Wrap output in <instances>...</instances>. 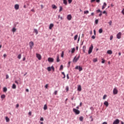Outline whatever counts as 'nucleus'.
I'll list each match as a JSON object with an SVG mask.
<instances>
[{
  "label": "nucleus",
  "instance_id": "1",
  "mask_svg": "<svg viewBox=\"0 0 124 124\" xmlns=\"http://www.w3.org/2000/svg\"><path fill=\"white\" fill-rule=\"evenodd\" d=\"M93 45H91V46L89 47V49L88 51V54L89 55H90V54L93 52Z\"/></svg>",
  "mask_w": 124,
  "mask_h": 124
},
{
  "label": "nucleus",
  "instance_id": "2",
  "mask_svg": "<svg viewBox=\"0 0 124 124\" xmlns=\"http://www.w3.org/2000/svg\"><path fill=\"white\" fill-rule=\"evenodd\" d=\"M73 112H74L77 115H79L80 114V111L76 108H73Z\"/></svg>",
  "mask_w": 124,
  "mask_h": 124
},
{
  "label": "nucleus",
  "instance_id": "3",
  "mask_svg": "<svg viewBox=\"0 0 124 124\" xmlns=\"http://www.w3.org/2000/svg\"><path fill=\"white\" fill-rule=\"evenodd\" d=\"M122 37V32H119L117 34V38L118 39H121V38Z\"/></svg>",
  "mask_w": 124,
  "mask_h": 124
},
{
  "label": "nucleus",
  "instance_id": "4",
  "mask_svg": "<svg viewBox=\"0 0 124 124\" xmlns=\"http://www.w3.org/2000/svg\"><path fill=\"white\" fill-rule=\"evenodd\" d=\"M29 45L30 49H32V47H33V45H34V44L33 43V42L31 41L29 43Z\"/></svg>",
  "mask_w": 124,
  "mask_h": 124
},
{
  "label": "nucleus",
  "instance_id": "5",
  "mask_svg": "<svg viewBox=\"0 0 124 124\" xmlns=\"http://www.w3.org/2000/svg\"><path fill=\"white\" fill-rule=\"evenodd\" d=\"M120 124V120L116 119L113 123V124Z\"/></svg>",
  "mask_w": 124,
  "mask_h": 124
},
{
  "label": "nucleus",
  "instance_id": "6",
  "mask_svg": "<svg viewBox=\"0 0 124 124\" xmlns=\"http://www.w3.org/2000/svg\"><path fill=\"white\" fill-rule=\"evenodd\" d=\"M67 20H68L69 21H70L72 19V16H71V15H68L67 16Z\"/></svg>",
  "mask_w": 124,
  "mask_h": 124
},
{
  "label": "nucleus",
  "instance_id": "7",
  "mask_svg": "<svg viewBox=\"0 0 124 124\" xmlns=\"http://www.w3.org/2000/svg\"><path fill=\"white\" fill-rule=\"evenodd\" d=\"M47 61L49 62H54V59L52 58H48Z\"/></svg>",
  "mask_w": 124,
  "mask_h": 124
},
{
  "label": "nucleus",
  "instance_id": "8",
  "mask_svg": "<svg viewBox=\"0 0 124 124\" xmlns=\"http://www.w3.org/2000/svg\"><path fill=\"white\" fill-rule=\"evenodd\" d=\"M113 93L114 94H117L118 93V90L117 89V88H114L113 89Z\"/></svg>",
  "mask_w": 124,
  "mask_h": 124
},
{
  "label": "nucleus",
  "instance_id": "9",
  "mask_svg": "<svg viewBox=\"0 0 124 124\" xmlns=\"http://www.w3.org/2000/svg\"><path fill=\"white\" fill-rule=\"evenodd\" d=\"M36 57L37 59H38L39 60H41V55L38 53L36 54Z\"/></svg>",
  "mask_w": 124,
  "mask_h": 124
},
{
  "label": "nucleus",
  "instance_id": "10",
  "mask_svg": "<svg viewBox=\"0 0 124 124\" xmlns=\"http://www.w3.org/2000/svg\"><path fill=\"white\" fill-rule=\"evenodd\" d=\"M107 6V4H106V2H104L102 8V10H103Z\"/></svg>",
  "mask_w": 124,
  "mask_h": 124
},
{
  "label": "nucleus",
  "instance_id": "11",
  "mask_svg": "<svg viewBox=\"0 0 124 124\" xmlns=\"http://www.w3.org/2000/svg\"><path fill=\"white\" fill-rule=\"evenodd\" d=\"M19 4H16L15 5V9H16V10H18V9H19Z\"/></svg>",
  "mask_w": 124,
  "mask_h": 124
},
{
  "label": "nucleus",
  "instance_id": "12",
  "mask_svg": "<svg viewBox=\"0 0 124 124\" xmlns=\"http://www.w3.org/2000/svg\"><path fill=\"white\" fill-rule=\"evenodd\" d=\"M104 105H105L106 106V107H108V106H109V103H108V101H105L104 103Z\"/></svg>",
  "mask_w": 124,
  "mask_h": 124
},
{
  "label": "nucleus",
  "instance_id": "13",
  "mask_svg": "<svg viewBox=\"0 0 124 124\" xmlns=\"http://www.w3.org/2000/svg\"><path fill=\"white\" fill-rule=\"evenodd\" d=\"M78 91L79 92H81V91H82V88L81 87V85L78 86Z\"/></svg>",
  "mask_w": 124,
  "mask_h": 124
},
{
  "label": "nucleus",
  "instance_id": "14",
  "mask_svg": "<svg viewBox=\"0 0 124 124\" xmlns=\"http://www.w3.org/2000/svg\"><path fill=\"white\" fill-rule=\"evenodd\" d=\"M53 27H54V24L53 23L50 24L49 27V30H52V28H53Z\"/></svg>",
  "mask_w": 124,
  "mask_h": 124
},
{
  "label": "nucleus",
  "instance_id": "15",
  "mask_svg": "<svg viewBox=\"0 0 124 124\" xmlns=\"http://www.w3.org/2000/svg\"><path fill=\"white\" fill-rule=\"evenodd\" d=\"M107 53L109 54V55H112V54L113 53V52H112V50H108L107 51Z\"/></svg>",
  "mask_w": 124,
  "mask_h": 124
},
{
  "label": "nucleus",
  "instance_id": "16",
  "mask_svg": "<svg viewBox=\"0 0 124 124\" xmlns=\"http://www.w3.org/2000/svg\"><path fill=\"white\" fill-rule=\"evenodd\" d=\"M78 60H79V58H76V57H75L74 59V62H77Z\"/></svg>",
  "mask_w": 124,
  "mask_h": 124
},
{
  "label": "nucleus",
  "instance_id": "17",
  "mask_svg": "<svg viewBox=\"0 0 124 124\" xmlns=\"http://www.w3.org/2000/svg\"><path fill=\"white\" fill-rule=\"evenodd\" d=\"M3 92L4 93H6L7 92V88L6 87H4L3 88Z\"/></svg>",
  "mask_w": 124,
  "mask_h": 124
},
{
  "label": "nucleus",
  "instance_id": "18",
  "mask_svg": "<svg viewBox=\"0 0 124 124\" xmlns=\"http://www.w3.org/2000/svg\"><path fill=\"white\" fill-rule=\"evenodd\" d=\"M60 56L59 55H57V62H60Z\"/></svg>",
  "mask_w": 124,
  "mask_h": 124
},
{
  "label": "nucleus",
  "instance_id": "19",
  "mask_svg": "<svg viewBox=\"0 0 124 124\" xmlns=\"http://www.w3.org/2000/svg\"><path fill=\"white\" fill-rule=\"evenodd\" d=\"M86 46H83V52L84 53H86Z\"/></svg>",
  "mask_w": 124,
  "mask_h": 124
},
{
  "label": "nucleus",
  "instance_id": "20",
  "mask_svg": "<svg viewBox=\"0 0 124 124\" xmlns=\"http://www.w3.org/2000/svg\"><path fill=\"white\" fill-rule=\"evenodd\" d=\"M63 2L64 4L65 5H67V0H63Z\"/></svg>",
  "mask_w": 124,
  "mask_h": 124
},
{
  "label": "nucleus",
  "instance_id": "21",
  "mask_svg": "<svg viewBox=\"0 0 124 124\" xmlns=\"http://www.w3.org/2000/svg\"><path fill=\"white\" fill-rule=\"evenodd\" d=\"M52 8L53 9H57V6H56V5H54V4L52 5Z\"/></svg>",
  "mask_w": 124,
  "mask_h": 124
},
{
  "label": "nucleus",
  "instance_id": "22",
  "mask_svg": "<svg viewBox=\"0 0 124 124\" xmlns=\"http://www.w3.org/2000/svg\"><path fill=\"white\" fill-rule=\"evenodd\" d=\"M5 120H6V121L7 122V123H8V122H9V121H10V119H9V118L7 117H5Z\"/></svg>",
  "mask_w": 124,
  "mask_h": 124
},
{
  "label": "nucleus",
  "instance_id": "23",
  "mask_svg": "<svg viewBox=\"0 0 124 124\" xmlns=\"http://www.w3.org/2000/svg\"><path fill=\"white\" fill-rule=\"evenodd\" d=\"M47 105H45L44 107V110H47Z\"/></svg>",
  "mask_w": 124,
  "mask_h": 124
},
{
  "label": "nucleus",
  "instance_id": "24",
  "mask_svg": "<svg viewBox=\"0 0 124 124\" xmlns=\"http://www.w3.org/2000/svg\"><path fill=\"white\" fill-rule=\"evenodd\" d=\"M83 120H84V117H83V116H81L79 117V120L81 122H83Z\"/></svg>",
  "mask_w": 124,
  "mask_h": 124
},
{
  "label": "nucleus",
  "instance_id": "25",
  "mask_svg": "<svg viewBox=\"0 0 124 124\" xmlns=\"http://www.w3.org/2000/svg\"><path fill=\"white\" fill-rule=\"evenodd\" d=\"M62 10H63L62 7V6H60L59 12H61V11H62Z\"/></svg>",
  "mask_w": 124,
  "mask_h": 124
},
{
  "label": "nucleus",
  "instance_id": "26",
  "mask_svg": "<svg viewBox=\"0 0 124 124\" xmlns=\"http://www.w3.org/2000/svg\"><path fill=\"white\" fill-rule=\"evenodd\" d=\"M34 31L36 33V34H38V31H37V29H34Z\"/></svg>",
  "mask_w": 124,
  "mask_h": 124
},
{
  "label": "nucleus",
  "instance_id": "27",
  "mask_svg": "<svg viewBox=\"0 0 124 124\" xmlns=\"http://www.w3.org/2000/svg\"><path fill=\"white\" fill-rule=\"evenodd\" d=\"M77 38H78V35H76L74 37V40H77Z\"/></svg>",
  "mask_w": 124,
  "mask_h": 124
},
{
  "label": "nucleus",
  "instance_id": "28",
  "mask_svg": "<svg viewBox=\"0 0 124 124\" xmlns=\"http://www.w3.org/2000/svg\"><path fill=\"white\" fill-rule=\"evenodd\" d=\"M74 52H75V48H73L72 49V51H71L72 54H73V53H74Z\"/></svg>",
  "mask_w": 124,
  "mask_h": 124
},
{
  "label": "nucleus",
  "instance_id": "29",
  "mask_svg": "<svg viewBox=\"0 0 124 124\" xmlns=\"http://www.w3.org/2000/svg\"><path fill=\"white\" fill-rule=\"evenodd\" d=\"M78 70H79V71H82V70H83V68H82V67L79 66L78 68Z\"/></svg>",
  "mask_w": 124,
  "mask_h": 124
},
{
  "label": "nucleus",
  "instance_id": "30",
  "mask_svg": "<svg viewBox=\"0 0 124 124\" xmlns=\"http://www.w3.org/2000/svg\"><path fill=\"white\" fill-rule=\"evenodd\" d=\"M12 89H16V85L15 84H13Z\"/></svg>",
  "mask_w": 124,
  "mask_h": 124
},
{
  "label": "nucleus",
  "instance_id": "31",
  "mask_svg": "<svg viewBox=\"0 0 124 124\" xmlns=\"http://www.w3.org/2000/svg\"><path fill=\"white\" fill-rule=\"evenodd\" d=\"M103 31V30H102V29H99V33H102Z\"/></svg>",
  "mask_w": 124,
  "mask_h": 124
},
{
  "label": "nucleus",
  "instance_id": "32",
  "mask_svg": "<svg viewBox=\"0 0 124 124\" xmlns=\"http://www.w3.org/2000/svg\"><path fill=\"white\" fill-rule=\"evenodd\" d=\"M62 69H63V66L61 65L60 68V70H62Z\"/></svg>",
  "mask_w": 124,
  "mask_h": 124
},
{
  "label": "nucleus",
  "instance_id": "33",
  "mask_svg": "<svg viewBox=\"0 0 124 124\" xmlns=\"http://www.w3.org/2000/svg\"><path fill=\"white\" fill-rule=\"evenodd\" d=\"M21 57H22V55L21 54H19L17 56V58L18 59H19V60H20Z\"/></svg>",
  "mask_w": 124,
  "mask_h": 124
},
{
  "label": "nucleus",
  "instance_id": "34",
  "mask_svg": "<svg viewBox=\"0 0 124 124\" xmlns=\"http://www.w3.org/2000/svg\"><path fill=\"white\" fill-rule=\"evenodd\" d=\"M84 14H89V11H84Z\"/></svg>",
  "mask_w": 124,
  "mask_h": 124
},
{
  "label": "nucleus",
  "instance_id": "35",
  "mask_svg": "<svg viewBox=\"0 0 124 124\" xmlns=\"http://www.w3.org/2000/svg\"><path fill=\"white\" fill-rule=\"evenodd\" d=\"M13 32H15L16 31V29L15 28H13L12 29Z\"/></svg>",
  "mask_w": 124,
  "mask_h": 124
},
{
  "label": "nucleus",
  "instance_id": "36",
  "mask_svg": "<svg viewBox=\"0 0 124 124\" xmlns=\"http://www.w3.org/2000/svg\"><path fill=\"white\" fill-rule=\"evenodd\" d=\"M1 98H5V94L1 95Z\"/></svg>",
  "mask_w": 124,
  "mask_h": 124
},
{
  "label": "nucleus",
  "instance_id": "37",
  "mask_svg": "<svg viewBox=\"0 0 124 124\" xmlns=\"http://www.w3.org/2000/svg\"><path fill=\"white\" fill-rule=\"evenodd\" d=\"M107 97V95H104L103 97V99H106V98Z\"/></svg>",
  "mask_w": 124,
  "mask_h": 124
},
{
  "label": "nucleus",
  "instance_id": "38",
  "mask_svg": "<svg viewBox=\"0 0 124 124\" xmlns=\"http://www.w3.org/2000/svg\"><path fill=\"white\" fill-rule=\"evenodd\" d=\"M93 62H97V59H96V58L94 59L93 60Z\"/></svg>",
  "mask_w": 124,
  "mask_h": 124
},
{
  "label": "nucleus",
  "instance_id": "39",
  "mask_svg": "<svg viewBox=\"0 0 124 124\" xmlns=\"http://www.w3.org/2000/svg\"><path fill=\"white\" fill-rule=\"evenodd\" d=\"M66 92H68V91H69V88L68 87V86L66 87Z\"/></svg>",
  "mask_w": 124,
  "mask_h": 124
},
{
  "label": "nucleus",
  "instance_id": "40",
  "mask_svg": "<svg viewBox=\"0 0 124 124\" xmlns=\"http://www.w3.org/2000/svg\"><path fill=\"white\" fill-rule=\"evenodd\" d=\"M54 94H55V95H57L58 94V91H55L54 93Z\"/></svg>",
  "mask_w": 124,
  "mask_h": 124
},
{
  "label": "nucleus",
  "instance_id": "41",
  "mask_svg": "<svg viewBox=\"0 0 124 124\" xmlns=\"http://www.w3.org/2000/svg\"><path fill=\"white\" fill-rule=\"evenodd\" d=\"M51 67H47V70L48 71H51Z\"/></svg>",
  "mask_w": 124,
  "mask_h": 124
},
{
  "label": "nucleus",
  "instance_id": "42",
  "mask_svg": "<svg viewBox=\"0 0 124 124\" xmlns=\"http://www.w3.org/2000/svg\"><path fill=\"white\" fill-rule=\"evenodd\" d=\"M102 63H105V60H104V59H102Z\"/></svg>",
  "mask_w": 124,
  "mask_h": 124
},
{
  "label": "nucleus",
  "instance_id": "43",
  "mask_svg": "<svg viewBox=\"0 0 124 124\" xmlns=\"http://www.w3.org/2000/svg\"><path fill=\"white\" fill-rule=\"evenodd\" d=\"M108 24H109V26H111L112 25V21L110 20L108 22Z\"/></svg>",
  "mask_w": 124,
  "mask_h": 124
},
{
  "label": "nucleus",
  "instance_id": "44",
  "mask_svg": "<svg viewBox=\"0 0 124 124\" xmlns=\"http://www.w3.org/2000/svg\"><path fill=\"white\" fill-rule=\"evenodd\" d=\"M95 24H98V19H96V20H95Z\"/></svg>",
  "mask_w": 124,
  "mask_h": 124
},
{
  "label": "nucleus",
  "instance_id": "45",
  "mask_svg": "<svg viewBox=\"0 0 124 124\" xmlns=\"http://www.w3.org/2000/svg\"><path fill=\"white\" fill-rule=\"evenodd\" d=\"M102 12V11H100L99 9L96 10V13H99V12H100H100Z\"/></svg>",
  "mask_w": 124,
  "mask_h": 124
},
{
  "label": "nucleus",
  "instance_id": "46",
  "mask_svg": "<svg viewBox=\"0 0 124 124\" xmlns=\"http://www.w3.org/2000/svg\"><path fill=\"white\" fill-rule=\"evenodd\" d=\"M99 16V17H101V16H102V12L100 13Z\"/></svg>",
  "mask_w": 124,
  "mask_h": 124
},
{
  "label": "nucleus",
  "instance_id": "47",
  "mask_svg": "<svg viewBox=\"0 0 124 124\" xmlns=\"http://www.w3.org/2000/svg\"><path fill=\"white\" fill-rule=\"evenodd\" d=\"M51 69H52V70L54 71L55 70V68H54V66H52L51 67Z\"/></svg>",
  "mask_w": 124,
  "mask_h": 124
},
{
  "label": "nucleus",
  "instance_id": "48",
  "mask_svg": "<svg viewBox=\"0 0 124 124\" xmlns=\"http://www.w3.org/2000/svg\"><path fill=\"white\" fill-rule=\"evenodd\" d=\"M62 58H63V51H62V54H61Z\"/></svg>",
  "mask_w": 124,
  "mask_h": 124
},
{
  "label": "nucleus",
  "instance_id": "49",
  "mask_svg": "<svg viewBox=\"0 0 124 124\" xmlns=\"http://www.w3.org/2000/svg\"><path fill=\"white\" fill-rule=\"evenodd\" d=\"M69 3H71L72 2V0H68Z\"/></svg>",
  "mask_w": 124,
  "mask_h": 124
},
{
  "label": "nucleus",
  "instance_id": "50",
  "mask_svg": "<svg viewBox=\"0 0 124 124\" xmlns=\"http://www.w3.org/2000/svg\"><path fill=\"white\" fill-rule=\"evenodd\" d=\"M79 66H77L75 67V69H79Z\"/></svg>",
  "mask_w": 124,
  "mask_h": 124
},
{
  "label": "nucleus",
  "instance_id": "51",
  "mask_svg": "<svg viewBox=\"0 0 124 124\" xmlns=\"http://www.w3.org/2000/svg\"><path fill=\"white\" fill-rule=\"evenodd\" d=\"M8 78H9V76H8V75H6V79H8Z\"/></svg>",
  "mask_w": 124,
  "mask_h": 124
},
{
  "label": "nucleus",
  "instance_id": "52",
  "mask_svg": "<svg viewBox=\"0 0 124 124\" xmlns=\"http://www.w3.org/2000/svg\"><path fill=\"white\" fill-rule=\"evenodd\" d=\"M45 88H46V89H48V84H46L45 86Z\"/></svg>",
  "mask_w": 124,
  "mask_h": 124
},
{
  "label": "nucleus",
  "instance_id": "53",
  "mask_svg": "<svg viewBox=\"0 0 124 124\" xmlns=\"http://www.w3.org/2000/svg\"><path fill=\"white\" fill-rule=\"evenodd\" d=\"M40 121H44V119L43 118V117H41V118H40Z\"/></svg>",
  "mask_w": 124,
  "mask_h": 124
},
{
  "label": "nucleus",
  "instance_id": "54",
  "mask_svg": "<svg viewBox=\"0 0 124 124\" xmlns=\"http://www.w3.org/2000/svg\"><path fill=\"white\" fill-rule=\"evenodd\" d=\"M103 14H107V12H106V11H104L103 12Z\"/></svg>",
  "mask_w": 124,
  "mask_h": 124
},
{
  "label": "nucleus",
  "instance_id": "55",
  "mask_svg": "<svg viewBox=\"0 0 124 124\" xmlns=\"http://www.w3.org/2000/svg\"><path fill=\"white\" fill-rule=\"evenodd\" d=\"M92 38H93V39H95V36L93 35V36H92Z\"/></svg>",
  "mask_w": 124,
  "mask_h": 124
},
{
  "label": "nucleus",
  "instance_id": "56",
  "mask_svg": "<svg viewBox=\"0 0 124 124\" xmlns=\"http://www.w3.org/2000/svg\"><path fill=\"white\" fill-rule=\"evenodd\" d=\"M66 77L67 79H69V76L68 75V74H67Z\"/></svg>",
  "mask_w": 124,
  "mask_h": 124
},
{
  "label": "nucleus",
  "instance_id": "57",
  "mask_svg": "<svg viewBox=\"0 0 124 124\" xmlns=\"http://www.w3.org/2000/svg\"><path fill=\"white\" fill-rule=\"evenodd\" d=\"M112 39H113V36L110 37V40H112Z\"/></svg>",
  "mask_w": 124,
  "mask_h": 124
},
{
  "label": "nucleus",
  "instance_id": "58",
  "mask_svg": "<svg viewBox=\"0 0 124 124\" xmlns=\"http://www.w3.org/2000/svg\"><path fill=\"white\" fill-rule=\"evenodd\" d=\"M16 108H19V104H16Z\"/></svg>",
  "mask_w": 124,
  "mask_h": 124
},
{
  "label": "nucleus",
  "instance_id": "59",
  "mask_svg": "<svg viewBox=\"0 0 124 124\" xmlns=\"http://www.w3.org/2000/svg\"><path fill=\"white\" fill-rule=\"evenodd\" d=\"M29 115H30V116H31V112H29Z\"/></svg>",
  "mask_w": 124,
  "mask_h": 124
},
{
  "label": "nucleus",
  "instance_id": "60",
  "mask_svg": "<svg viewBox=\"0 0 124 124\" xmlns=\"http://www.w3.org/2000/svg\"><path fill=\"white\" fill-rule=\"evenodd\" d=\"M62 75H63V76H65V74H64V72H62Z\"/></svg>",
  "mask_w": 124,
  "mask_h": 124
},
{
  "label": "nucleus",
  "instance_id": "61",
  "mask_svg": "<svg viewBox=\"0 0 124 124\" xmlns=\"http://www.w3.org/2000/svg\"><path fill=\"white\" fill-rule=\"evenodd\" d=\"M6 54H4V55H3V57H4V58H6Z\"/></svg>",
  "mask_w": 124,
  "mask_h": 124
},
{
  "label": "nucleus",
  "instance_id": "62",
  "mask_svg": "<svg viewBox=\"0 0 124 124\" xmlns=\"http://www.w3.org/2000/svg\"><path fill=\"white\" fill-rule=\"evenodd\" d=\"M31 11L32 12H35V11H34V9H31Z\"/></svg>",
  "mask_w": 124,
  "mask_h": 124
},
{
  "label": "nucleus",
  "instance_id": "63",
  "mask_svg": "<svg viewBox=\"0 0 124 124\" xmlns=\"http://www.w3.org/2000/svg\"><path fill=\"white\" fill-rule=\"evenodd\" d=\"M93 32H94V35H95L96 32H95V30H93Z\"/></svg>",
  "mask_w": 124,
  "mask_h": 124
},
{
  "label": "nucleus",
  "instance_id": "64",
  "mask_svg": "<svg viewBox=\"0 0 124 124\" xmlns=\"http://www.w3.org/2000/svg\"><path fill=\"white\" fill-rule=\"evenodd\" d=\"M122 13H123V14L124 15V10H123L122 11Z\"/></svg>",
  "mask_w": 124,
  "mask_h": 124
}]
</instances>
